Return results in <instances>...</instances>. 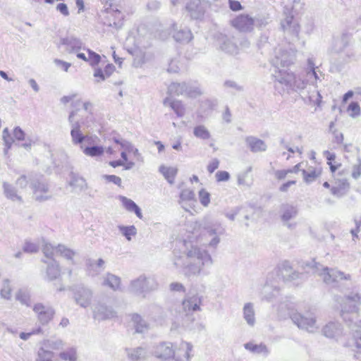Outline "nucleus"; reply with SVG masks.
Here are the masks:
<instances>
[{
    "mask_svg": "<svg viewBox=\"0 0 361 361\" xmlns=\"http://www.w3.org/2000/svg\"><path fill=\"white\" fill-rule=\"evenodd\" d=\"M336 301L340 305L341 315L351 331L352 337L345 345L361 353V317L358 312L361 292L353 291L344 297L337 298Z\"/></svg>",
    "mask_w": 361,
    "mask_h": 361,
    "instance_id": "f257e3e1",
    "label": "nucleus"
},
{
    "mask_svg": "<svg viewBox=\"0 0 361 361\" xmlns=\"http://www.w3.org/2000/svg\"><path fill=\"white\" fill-rule=\"evenodd\" d=\"M213 259L208 251L196 245L187 247L183 256L176 257L173 264L176 268H182L187 277L207 276V269L212 266Z\"/></svg>",
    "mask_w": 361,
    "mask_h": 361,
    "instance_id": "f03ea898",
    "label": "nucleus"
},
{
    "mask_svg": "<svg viewBox=\"0 0 361 361\" xmlns=\"http://www.w3.org/2000/svg\"><path fill=\"white\" fill-rule=\"evenodd\" d=\"M274 79V87L276 89H281L283 92L303 90L307 84V79L305 80L301 75L295 76L290 71H276L272 73Z\"/></svg>",
    "mask_w": 361,
    "mask_h": 361,
    "instance_id": "7ed1b4c3",
    "label": "nucleus"
},
{
    "mask_svg": "<svg viewBox=\"0 0 361 361\" xmlns=\"http://www.w3.org/2000/svg\"><path fill=\"white\" fill-rule=\"evenodd\" d=\"M200 228L205 236L204 242L210 247L216 248L220 243V236L224 233L221 224L209 216L201 221Z\"/></svg>",
    "mask_w": 361,
    "mask_h": 361,
    "instance_id": "20e7f679",
    "label": "nucleus"
},
{
    "mask_svg": "<svg viewBox=\"0 0 361 361\" xmlns=\"http://www.w3.org/2000/svg\"><path fill=\"white\" fill-rule=\"evenodd\" d=\"M312 267L315 269L314 272L321 276L324 282L329 285H336L342 281H350L351 275L343 272L336 268H329L317 264L312 262Z\"/></svg>",
    "mask_w": 361,
    "mask_h": 361,
    "instance_id": "39448f33",
    "label": "nucleus"
},
{
    "mask_svg": "<svg viewBox=\"0 0 361 361\" xmlns=\"http://www.w3.org/2000/svg\"><path fill=\"white\" fill-rule=\"evenodd\" d=\"M158 286L159 283L154 276L141 275L131 281L130 289L136 294L145 296V294L157 290Z\"/></svg>",
    "mask_w": 361,
    "mask_h": 361,
    "instance_id": "423d86ee",
    "label": "nucleus"
},
{
    "mask_svg": "<svg viewBox=\"0 0 361 361\" xmlns=\"http://www.w3.org/2000/svg\"><path fill=\"white\" fill-rule=\"evenodd\" d=\"M293 322L300 329L310 333H314L319 329L317 322L316 316L313 312L305 313L294 312L290 314Z\"/></svg>",
    "mask_w": 361,
    "mask_h": 361,
    "instance_id": "0eeeda50",
    "label": "nucleus"
},
{
    "mask_svg": "<svg viewBox=\"0 0 361 361\" xmlns=\"http://www.w3.org/2000/svg\"><path fill=\"white\" fill-rule=\"evenodd\" d=\"M351 36L347 32L342 33L340 36L334 37L332 44L329 48L331 54H341L343 63H348L350 61L354 54L352 51H347L342 54L345 49L348 47Z\"/></svg>",
    "mask_w": 361,
    "mask_h": 361,
    "instance_id": "6e6552de",
    "label": "nucleus"
},
{
    "mask_svg": "<svg viewBox=\"0 0 361 361\" xmlns=\"http://www.w3.org/2000/svg\"><path fill=\"white\" fill-rule=\"evenodd\" d=\"M32 311L36 315L37 321L42 325L48 324L55 315L54 308L42 302H36L33 305Z\"/></svg>",
    "mask_w": 361,
    "mask_h": 361,
    "instance_id": "1a4fd4ad",
    "label": "nucleus"
},
{
    "mask_svg": "<svg viewBox=\"0 0 361 361\" xmlns=\"http://www.w3.org/2000/svg\"><path fill=\"white\" fill-rule=\"evenodd\" d=\"M294 55L287 51L279 49L276 51L274 57L271 59V64L275 67L276 71H288V68L293 63Z\"/></svg>",
    "mask_w": 361,
    "mask_h": 361,
    "instance_id": "9d476101",
    "label": "nucleus"
},
{
    "mask_svg": "<svg viewBox=\"0 0 361 361\" xmlns=\"http://www.w3.org/2000/svg\"><path fill=\"white\" fill-rule=\"evenodd\" d=\"M75 111H71L68 116V122L71 125V136L73 145L82 144L85 140L87 136L84 135L80 130L81 125L84 123L83 121L75 120Z\"/></svg>",
    "mask_w": 361,
    "mask_h": 361,
    "instance_id": "9b49d317",
    "label": "nucleus"
},
{
    "mask_svg": "<svg viewBox=\"0 0 361 361\" xmlns=\"http://www.w3.org/2000/svg\"><path fill=\"white\" fill-rule=\"evenodd\" d=\"M93 318L98 321L111 319L116 317V311L102 301H97L92 307Z\"/></svg>",
    "mask_w": 361,
    "mask_h": 361,
    "instance_id": "f8f14e48",
    "label": "nucleus"
},
{
    "mask_svg": "<svg viewBox=\"0 0 361 361\" xmlns=\"http://www.w3.org/2000/svg\"><path fill=\"white\" fill-rule=\"evenodd\" d=\"M93 298L92 290L85 286H80L75 288L74 291V300L77 305L82 308L88 307Z\"/></svg>",
    "mask_w": 361,
    "mask_h": 361,
    "instance_id": "ddd939ff",
    "label": "nucleus"
},
{
    "mask_svg": "<svg viewBox=\"0 0 361 361\" xmlns=\"http://www.w3.org/2000/svg\"><path fill=\"white\" fill-rule=\"evenodd\" d=\"M217 45L222 51L229 54H237L238 53L239 49L234 37L221 34L217 38Z\"/></svg>",
    "mask_w": 361,
    "mask_h": 361,
    "instance_id": "4468645a",
    "label": "nucleus"
},
{
    "mask_svg": "<svg viewBox=\"0 0 361 361\" xmlns=\"http://www.w3.org/2000/svg\"><path fill=\"white\" fill-rule=\"evenodd\" d=\"M232 25L240 32L251 31L255 24V20L248 15H240L232 20Z\"/></svg>",
    "mask_w": 361,
    "mask_h": 361,
    "instance_id": "2eb2a0df",
    "label": "nucleus"
},
{
    "mask_svg": "<svg viewBox=\"0 0 361 361\" xmlns=\"http://www.w3.org/2000/svg\"><path fill=\"white\" fill-rule=\"evenodd\" d=\"M203 296L200 294H194L188 296L183 302V309L185 312L201 311Z\"/></svg>",
    "mask_w": 361,
    "mask_h": 361,
    "instance_id": "dca6fc26",
    "label": "nucleus"
},
{
    "mask_svg": "<svg viewBox=\"0 0 361 361\" xmlns=\"http://www.w3.org/2000/svg\"><path fill=\"white\" fill-rule=\"evenodd\" d=\"M350 189V183L346 178H337L331 185V193L337 198L345 196Z\"/></svg>",
    "mask_w": 361,
    "mask_h": 361,
    "instance_id": "f3484780",
    "label": "nucleus"
},
{
    "mask_svg": "<svg viewBox=\"0 0 361 361\" xmlns=\"http://www.w3.org/2000/svg\"><path fill=\"white\" fill-rule=\"evenodd\" d=\"M103 5V10L115 15L116 20L113 23L114 25H119L120 20L121 18V12L119 9V1L120 0H100Z\"/></svg>",
    "mask_w": 361,
    "mask_h": 361,
    "instance_id": "a211bd4d",
    "label": "nucleus"
},
{
    "mask_svg": "<svg viewBox=\"0 0 361 361\" xmlns=\"http://www.w3.org/2000/svg\"><path fill=\"white\" fill-rule=\"evenodd\" d=\"M279 269L280 274L285 281H293L302 276V274L293 270L288 261L283 262Z\"/></svg>",
    "mask_w": 361,
    "mask_h": 361,
    "instance_id": "6ab92c4d",
    "label": "nucleus"
},
{
    "mask_svg": "<svg viewBox=\"0 0 361 361\" xmlns=\"http://www.w3.org/2000/svg\"><path fill=\"white\" fill-rule=\"evenodd\" d=\"M34 197L36 200L42 202L49 200L51 195H49V188L46 183L36 182L32 184Z\"/></svg>",
    "mask_w": 361,
    "mask_h": 361,
    "instance_id": "aec40b11",
    "label": "nucleus"
},
{
    "mask_svg": "<svg viewBox=\"0 0 361 361\" xmlns=\"http://www.w3.org/2000/svg\"><path fill=\"white\" fill-rule=\"evenodd\" d=\"M47 264L46 269V279L51 281L57 279L61 276V269L59 263L55 259L42 260Z\"/></svg>",
    "mask_w": 361,
    "mask_h": 361,
    "instance_id": "412c9836",
    "label": "nucleus"
},
{
    "mask_svg": "<svg viewBox=\"0 0 361 361\" xmlns=\"http://www.w3.org/2000/svg\"><path fill=\"white\" fill-rule=\"evenodd\" d=\"M322 332L326 337L338 339L343 334V329L338 322H331L324 326Z\"/></svg>",
    "mask_w": 361,
    "mask_h": 361,
    "instance_id": "4be33fe9",
    "label": "nucleus"
},
{
    "mask_svg": "<svg viewBox=\"0 0 361 361\" xmlns=\"http://www.w3.org/2000/svg\"><path fill=\"white\" fill-rule=\"evenodd\" d=\"M62 43L66 46V50L70 54H75L81 49H85L82 42L74 37H68L63 39Z\"/></svg>",
    "mask_w": 361,
    "mask_h": 361,
    "instance_id": "5701e85b",
    "label": "nucleus"
},
{
    "mask_svg": "<svg viewBox=\"0 0 361 361\" xmlns=\"http://www.w3.org/2000/svg\"><path fill=\"white\" fill-rule=\"evenodd\" d=\"M281 218L283 222L292 228L294 225L288 224V221L295 218L298 214V209L295 207L290 204H283L281 207Z\"/></svg>",
    "mask_w": 361,
    "mask_h": 361,
    "instance_id": "b1692460",
    "label": "nucleus"
},
{
    "mask_svg": "<svg viewBox=\"0 0 361 361\" xmlns=\"http://www.w3.org/2000/svg\"><path fill=\"white\" fill-rule=\"evenodd\" d=\"M281 25L285 32L291 34L295 38L298 39L299 34V25L293 21L292 15L287 16L286 18L281 21Z\"/></svg>",
    "mask_w": 361,
    "mask_h": 361,
    "instance_id": "393cba45",
    "label": "nucleus"
},
{
    "mask_svg": "<svg viewBox=\"0 0 361 361\" xmlns=\"http://www.w3.org/2000/svg\"><path fill=\"white\" fill-rule=\"evenodd\" d=\"M154 354L157 357L164 360L175 355V352L172 343H162L155 348Z\"/></svg>",
    "mask_w": 361,
    "mask_h": 361,
    "instance_id": "a878e982",
    "label": "nucleus"
},
{
    "mask_svg": "<svg viewBox=\"0 0 361 361\" xmlns=\"http://www.w3.org/2000/svg\"><path fill=\"white\" fill-rule=\"evenodd\" d=\"M245 143L252 152H260L267 150V145L265 142L255 136H247L245 137Z\"/></svg>",
    "mask_w": 361,
    "mask_h": 361,
    "instance_id": "bb28decb",
    "label": "nucleus"
},
{
    "mask_svg": "<svg viewBox=\"0 0 361 361\" xmlns=\"http://www.w3.org/2000/svg\"><path fill=\"white\" fill-rule=\"evenodd\" d=\"M163 104L165 106H169L178 117H183L185 114V107L182 102L179 100L166 97L163 101Z\"/></svg>",
    "mask_w": 361,
    "mask_h": 361,
    "instance_id": "cd10ccee",
    "label": "nucleus"
},
{
    "mask_svg": "<svg viewBox=\"0 0 361 361\" xmlns=\"http://www.w3.org/2000/svg\"><path fill=\"white\" fill-rule=\"evenodd\" d=\"M121 278L111 273H107L103 276L102 286H106L114 291L121 289Z\"/></svg>",
    "mask_w": 361,
    "mask_h": 361,
    "instance_id": "c85d7f7f",
    "label": "nucleus"
},
{
    "mask_svg": "<svg viewBox=\"0 0 361 361\" xmlns=\"http://www.w3.org/2000/svg\"><path fill=\"white\" fill-rule=\"evenodd\" d=\"M150 44L149 43L145 44L142 43V41L138 39L137 47V50L134 51L133 56V66L135 67H140L142 64L146 62L145 54L142 51V49H145L149 47Z\"/></svg>",
    "mask_w": 361,
    "mask_h": 361,
    "instance_id": "c756f323",
    "label": "nucleus"
},
{
    "mask_svg": "<svg viewBox=\"0 0 361 361\" xmlns=\"http://www.w3.org/2000/svg\"><path fill=\"white\" fill-rule=\"evenodd\" d=\"M13 137L18 141H24L23 143L21 144V147L25 148V149H30L32 145L35 143L34 141L30 137H25V133L19 126L16 127L13 129Z\"/></svg>",
    "mask_w": 361,
    "mask_h": 361,
    "instance_id": "7c9ffc66",
    "label": "nucleus"
},
{
    "mask_svg": "<svg viewBox=\"0 0 361 361\" xmlns=\"http://www.w3.org/2000/svg\"><path fill=\"white\" fill-rule=\"evenodd\" d=\"M187 11L190 13V17L194 19H199L204 15V11L200 6L198 0H192L188 3Z\"/></svg>",
    "mask_w": 361,
    "mask_h": 361,
    "instance_id": "2f4dec72",
    "label": "nucleus"
},
{
    "mask_svg": "<svg viewBox=\"0 0 361 361\" xmlns=\"http://www.w3.org/2000/svg\"><path fill=\"white\" fill-rule=\"evenodd\" d=\"M119 200L127 211L134 212L139 219H142L141 209L135 202L125 196H119Z\"/></svg>",
    "mask_w": 361,
    "mask_h": 361,
    "instance_id": "473e14b6",
    "label": "nucleus"
},
{
    "mask_svg": "<svg viewBox=\"0 0 361 361\" xmlns=\"http://www.w3.org/2000/svg\"><path fill=\"white\" fill-rule=\"evenodd\" d=\"M2 186L4 194L7 199L13 202H22L21 196L18 194V190L13 185L7 182H4Z\"/></svg>",
    "mask_w": 361,
    "mask_h": 361,
    "instance_id": "72a5a7b5",
    "label": "nucleus"
},
{
    "mask_svg": "<svg viewBox=\"0 0 361 361\" xmlns=\"http://www.w3.org/2000/svg\"><path fill=\"white\" fill-rule=\"evenodd\" d=\"M176 25H173V37L174 38V39L177 42H182V43H188L189 42L192 38V35L190 32V30H188V28H183V29H180L179 30H176Z\"/></svg>",
    "mask_w": 361,
    "mask_h": 361,
    "instance_id": "f704fd0d",
    "label": "nucleus"
},
{
    "mask_svg": "<svg viewBox=\"0 0 361 361\" xmlns=\"http://www.w3.org/2000/svg\"><path fill=\"white\" fill-rule=\"evenodd\" d=\"M69 185L74 189L78 190L80 192L85 191L88 188V184L86 180L82 176L73 173L71 175Z\"/></svg>",
    "mask_w": 361,
    "mask_h": 361,
    "instance_id": "c9c22d12",
    "label": "nucleus"
},
{
    "mask_svg": "<svg viewBox=\"0 0 361 361\" xmlns=\"http://www.w3.org/2000/svg\"><path fill=\"white\" fill-rule=\"evenodd\" d=\"M159 171L164 176L169 184L172 185L174 183L175 178L178 173L176 167L161 165L159 168Z\"/></svg>",
    "mask_w": 361,
    "mask_h": 361,
    "instance_id": "e433bc0d",
    "label": "nucleus"
},
{
    "mask_svg": "<svg viewBox=\"0 0 361 361\" xmlns=\"http://www.w3.org/2000/svg\"><path fill=\"white\" fill-rule=\"evenodd\" d=\"M243 318L246 323L253 326L255 324V312L254 310V305L251 302L245 303L243 307Z\"/></svg>",
    "mask_w": 361,
    "mask_h": 361,
    "instance_id": "4c0bfd02",
    "label": "nucleus"
},
{
    "mask_svg": "<svg viewBox=\"0 0 361 361\" xmlns=\"http://www.w3.org/2000/svg\"><path fill=\"white\" fill-rule=\"evenodd\" d=\"M244 348L255 354H261L264 356H267L269 354V350L267 346L262 343L255 344L252 342H249L244 344Z\"/></svg>",
    "mask_w": 361,
    "mask_h": 361,
    "instance_id": "58836bf2",
    "label": "nucleus"
},
{
    "mask_svg": "<svg viewBox=\"0 0 361 361\" xmlns=\"http://www.w3.org/2000/svg\"><path fill=\"white\" fill-rule=\"evenodd\" d=\"M127 356L131 361H139L145 359L147 352L145 349L138 347L136 348H127Z\"/></svg>",
    "mask_w": 361,
    "mask_h": 361,
    "instance_id": "ea45409f",
    "label": "nucleus"
},
{
    "mask_svg": "<svg viewBox=\"0 0 361 361\" xmlns=\"http://www.w3.org/2000/svg\"><path fill=\"white\" fill-rule=\"evenodd\" d=\"M59 357L63 361H78V353L75 347H69L59 354Z\"/></svg>",
    "mask_w": 361,
    "mask_h": 361,
    "instance_id": "a19ab883",
    "label": "nucleus"
},
{
    "mask_svg": "<svg viewBox=\"0 0 361 361\" xmlns=\"http://www.w3.org/2000/svg\"><path fill=\"white\" fill-rule=\"evenodd\" d=\"M262 294L267 300L271 301L279 295V289L274 284L267 283L263 287Z\"/></svg>",
    "mask_w": 361,
    "mask_h": 361,
    "instance_id": "79ce46f5",
    "label": "nucleus"
},
{
    "mask_svg": "<svg viewBox=\"0 0 361 361\" xmlns=\"http://www.w3.org/2000/svg\"><path fill=\"white\" fill-rule=\"evenodd\" d=\"M102 19L103 21V23L109 27H114L116 28H119L122 26L123 24V15L121 13V18L120 20L119 25H116L113 24V23L116 20L115 15L111 13V12H107L106 11H102Z\"/></svg>",
    "mask_w": 361,
    "mask_h": 361,
    "instance_id": "37998d69",
    "label": "nucleus"
},
{
    "mask_svg": "<svg viewBox=\"0 0 361 361\" xmlns=\"http://www.w3.org/2000/svg\"><path fill=\"white\" fill-rule=\"evenodd\" d=\"M16 299L23 305H31L30 293L27 288H20L16 293Z\"/></svg>",
    "mask_w": 361,
    "mask_h": 361,
    "instance_id": "c03bdc74",
    "label": "nucleus"
},
{
    "mask_svg": "<svg viewBox=\"0 0 361 361\" xmlns=\"http://www.w3.org/2000/svg\"><path fill=\"white\" fill-rule=\"evenodd\" d=\"M187 90L185 82H171L168 87V94L170 95H183Z\"/></svg>",
    "mask_w": 361,
    "mask_h": 361,
    "instance_id": "a18cd8bd",
    "label": "nucleus"
},
{
    "mask_svg": "<svg viewBox=\"0 0 361 361\" xmlns=\"http://www.w3.org/2000/svg\"><path fill=\"white\" fill-rule=\"evenodd\" d=\"M82 152L87 157H98L102 156L104 152V149L102 146H92V147H80Z\"/></svg>",
    "mask_w": 361,
    "mask_h": 361,
    "instance_id": "49530a36",
    "label": "nucleus"
},
{
    "mask_svg": "<svg viewBox=\"0 0 361 361\" xmlns=\"http://www.w3.org/2000/svg\"><path fill=\"white\" fill-rule=\"evenodd\" d=\"M304 180L307 183H310L321 175V170L314 168H310L307 171L302 170Z\"/></svg>",
    "mask_w": 361,
    "mask_h": 361,
    "instance_id": "de8ad7c7",
    "label": "nucleus"
},
{
    "mask_svg": "<svg viewBox=\"0 0 361 361\" xmlns=\"http://www.w3.org/2000/svg\"><path fill=\"white\" fill-rule=\"evenodd\" d=\"M132 321L134 323L135 331L137 333H143L148 328L147 322L144 321L139 314H134L132 316Z\"/></svg>",
    "mask_w": 361,
    "mask_h": 361,
    "instance_id": "09e8293b",
    "label": "nucleus"
},
{
    "mask_svg": "<svg viewBox=\"0 0 361 361\" xmlns=\"http://www.w3.org/2000/svg\"><path fill=\"white\" fill-rule=\"evenodd\" d=\"M42 345L45 349L58 350L64 347V342L61 339H47L43 341Z\"/></svg>",
    "mask_w": 361,
    "mask_h": 361,
    "instance_id": "8fccbe9b",
    "label": "nucleus"
},
{
    "mask_svg": "<svg viewBox=\"0 0 361 361\" xmlns=\"http://www.w3.org/2000/svg\"><path fill=\"white\" fill-rule=\"evenodd\" d=\"M194 135L202 140H209L211 137V134L208 129L203 125H199L193 129Z\"/></svg>",
    "mask_w": 361,
    "mask_h": 361,
    "instance_id": "3c124183",
    "label": "nucleus"
},
{
    "mask_svg": "<svg viewBox=\"0 0 361 361\" xmlns=\"http://www.w3.org/2000/svg\"><path fill=\"white\" fill-rule=\"evenodd\" d=\"M12 288L10 285V281L6 279L3 281L2 287L0 290V296L1 298L9 300L11 298Z\"/></svg>",
    "mask_w": 361,
    "mask_h": 361,
    "instance_id": "603ef678",
    "label": "nucleus"
},
{
    "mask_svg": "<svg viewBox=\"0 0 361 361\" xmlns=\"http://www.w3.org/2000/svg\"><path fill=\"white\" fill-rule=\"evenodd\" d=\"M54 353L45 349L44 347L39 348L37 352V361H53Z\"/></svg>",
    "mask_w": 361,
    "mask_h": 361,
    "instance_id": "864d4df0",
    "label": "nucleus"
},
{
    "mask_svg": "<svg viewBox=\"0 0 361 361\" xmlns=\"http://www.w3.org/2000/svg\"><path fill=\"white\" fill-rule=\"evenodd\" d=\"M2 137L5 145L4 153L6 154L8 151L11 148L13 142V138L11 136L9 130L7 128H4L2 132Z\"/></svg>",
    "mask_w": 361,
    "mask_h": 361,
    "instance_id": "5fc2aeb1",
    "label": "nucleus"
},
{
    "mask_svg": "<svg viewBox=\"0 0 361 361\" xmlns=\"http://www.w3.org/2000/svg\"><path fill=\"white\" fill-rule=\"evenodd\" d=\"M56 253H58V255H60L69 260H71L75 255V252L73 250L66 247L63 245H58L57 249H56Z\"/></svg>",
    "mask_w": 361,
    "mask_h": 361,
    "instance_id": "6e6d98bb",
    "label": "nucleus"
},
{
    "mask_svg": "<svg viewBox=\"0 0 361 361\" xmlns=\"http://www.w3.org/2000/svg\"><path fill=\"white\" fill-rule=\"evenodd\" d=\"M185 201H195V195L194 192L189 189L183 190L180 194V204H182L183 208V202Z\"/></svg>",
    "mask_w": 361,
    "mask_h": 361,
    "instance_id": "4d7b16f0",
    "label": "nucleus"
},
{
    "mask_svg": "<svg viewBox=\"0 0 361 361\" xmlns=\"http://www.w3.org/2000/svg\"><path fill=\"white\" fill-rule=\"evenodd\" d=\"M118 228L128 240H130L132 236H135L137 234V229L134 226H118Z\"/></svg>",
    "mask_w": 361,
    "mask_h": 361,
    "instance_id": "13d9d810",
    "label": "nucleus"
},
{
    "mask_svg": "<svg viewBox=\"0 0 361 361\" xmlns=\"http://www.w3.org/2000/svg\"><path fill=\"white\" fill-rule=\"evenodd\" d=\"M87 63L91 66L92 67H94L97 66L100 61H101V56L99 54H97L96 52L92 51L90 49H87Z\"/></svg>",
    "mask_w": 361,
    "mask_h": 361,
    "instance_id": "bf43d9fd",
    "label": "nucleus"
},
{
    "mask_svg": "<svg viewBox=\"0 0 361 361\" xmlns=\"http://www.w3.org/2000/svg\"><path fill=\"white\" fill-rule=\"evenodd\" d=\"M308 63V68H310V71H307L306 73V77L307 78V80H310L312 78L317 81V80H321L319 76L317 75V72L315 71V66L313 60L312 59H309L307 61Z\"/></svg>",
    "mask_w": 361,
    "mask_h": 361,
    "instance_id": "052dcab7",
    "label": "nucleus"
},
{
    "mask_svg": "<svg viewBox=\"0 0 361 361\" xmlns=\"http://www.w3.org/2000/svg\"><path fill=\"white\" fill-rule=\"evenodd\" d=\"M56 249L57 246L55 247L50 243H45L42 247V252L47 259L51 260L54 259L53 257L55 255H58V253H56Z\"/></svg>",
    "mask_w": 361,
    "mask_h": 361,
    "instance_id": "680f3d73",
    "label": "nucleus"
},
{
    "mask_svg": "<svg viewBox=\"0 0 361 361\" xmlns=\"http://www.w3.org/2000/svg\"><path fill=\"white\" fill-rule=\"evenodd\" d=\"M349 116L351 118H357L361 114V109L357 102H352L347 109Z\"/></svg>",
    "mask_w": 361,
    "mask_h": 361,
    "instance_id": "e2e57ef3",
    "label": "nucleus"
},
{
    "mask_svg": "<svg viewBox=\"0 0 361 361\" xmlns=\"http://www.w3.org/2000/svg\"><path fill=\"white\" fill-rule=\"evenodd\" d=\"M202 90L198 85H192L187 84V90L184 94L189 97H196L202 94Z\"/></svg>",
    "mask_w": 361,
    "mask_h": 361,
    "instance_id": "0e129e2a",
    "label": "nucleus"
},
{
    "mask_svg": "<svg viewBox=\"0 0 361 361\" xmlns=\"http://www.w3.org/2000/svg\"><path fill=\"white\" fill-rule=\"evenodd\" d=\"M80 106H82V109H78L73 111L76 112V115L78 114V111H82V112H85L87 114H91L92 105L90 102H85L84 103H82V102L80 100H78V101H76L73 104V107Z\"/></svg>",
    "mask_w": 361,
    "mask_h": 361,
    "instance_id": "69168bd1",
    "label": "nucleus"
},
{
    "mask_svg": "<svg viewBox=\"0 0 361 361\" xmlns=\"http://www.w3.org/2000/svg\"><path fill=\"white\" fill-rule=\"evenodd\" d=\"M352 177L357 180L361 176V157H357V162L353 166L352 168Z\"/></svg>",
    "mask_w": 361,
    "mask_h": 361,
    "instance_id": "338daca9",
    "label": "nucleus"
},
{
    "mask_svg": "<svg viewBox=\"0 0 361 361\" xmlns=\"http://www.w3.org/2000/svg\"><path fill=\"white\" fill-rule=\"evenodd\" d=\"M199 199L204 207H207L210 203V194L204 189L199 191Z\"/></svg>",
    "mask_w": 361,
    "mask_h": 361,
    "instance_id": "774afa93",
    "label": "nucleus"
}]
</instances>
